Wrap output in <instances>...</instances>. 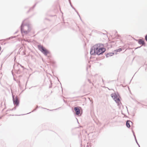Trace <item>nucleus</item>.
<instances>
[{"instance_id": "1", "label": "nucleus", "mask_w": 147, "mask_h": 147, "mask_svg": "<svg viewBox=\"0 0 147 147\" xmlns=\"http://www.w3.org/2000/svg\"><path fill=\"white\" fill-rule=\"evenodd\" d=\"M106 51V49L99 44L94 45L91 49L90 53L91 55L96 54L98 55L102 54Z\"/></svg>"}, {"instance_id": "2", "label": "nucleus", "mask_w": 147, "mask_h": 147, "mask_svg": "<svg viewBox=\"0 0 147 147\" xmlns=\"http://www.w3.org/2000/svg\"><path fill=\"white\" fill-rule=\"evenodd\" d=\"M38 48L39 50L45 55H47V54L49 53L48 50L43 47L42 46L39 45L38 46Z\"/></svg>"}, {"instance_id": "3", "label": "nucleus", "mask_w": 147, "mask_h": 147, "mask_svg": "<svg viewBox=\"0 0 147 147\" xmlns=\"http://www.w3.org/2000/svg\"><path fill=\"white\" fill-rule=\"evenodd\" d=\"M111 96L115 101L118 104L120 102V99L115 94H111Z\"/></svg>"}, {"instance_id": "4", "label": "nucleus", "mask_w": 147, "mask_h": 147, "mask_svg": "<svg viewBox=\"0 0 147 147\" xmlns=\"http://www.w3.org/2000/svg\"><path fill=\"white\" fill-rule=\"evenodd\" d=\"M13 101L14 104L16 106H18L19 104V100L18 98L16 97L14 98L13 97Z\"/></svg>"}, {"instance_id": "5", "label": "nucleus", "mask_w": 147, "mask_h": 147, "mask_svg": "<svg viewBox=\"0 0 147 147\" xmlns=\"http://www.w3.org/2000/svg\"><path fill=\"white\" fill-rule=\"evenodd\" d=\"M74 110L76 112L77 115H79L80 113V110L79 108L77 107L74 108Z\"/></svg>"}, {"instance_id": "6", "label": "nucleus", "mask_w": 147, "mask_h": 147, "mask_svg": "<svg viewBox=\"0 0 147 147\" xmlns=\"http://www.w3.org/2000/svg\"><path fill=\"white\" fill-rule=\"evenodd\" d=\"M138 43L140 45H144L145 44L144 41V40L140 39L139 40Z\"/></svg>"}, {"instance_id": "7", "label": "nucleus", "mask_w": 147, "mask_h": 147, "mask_svg": "<svg viewBox=\"0 0 147 147\" xmlns=\"http://www.w3.org/2000/svg\"><path fill=\"white\" fill-rule=\"evenodd\" d=\"M132 123L131 121L129 120L127 121L126 124L127 127L128 128L130 127V125Z\"/></svg>"}, {"instance_id": "8", "label": "nucleus", "mask_w": 147, "mask_h": 147, "mask_svg": "<svg viewBox=\"0 0 147 147\" xmlns=\"http://www.w3.org/2000/svg\"><path fill=\"white\" fill-rule=\"evenodd\" d=\"M114 53H109L107 54L106 55V56L107 57H108L110 56H111L113 55H114Z\"/></svg>"}, {"instance_id": "9", "label": "nucleus", "mask_w": 147, "mask_h": 147, "mask_svg": "<svg viewBox=\"0 0 147 147\" xmlns=\"http://www.w3.org/2000/svg\"><path fill=\"white\" fill-rule=\"evenodd\" d=\"M122 51V49L121 48H119L116 50H115V51L116 52H120Z\"/></svg>"}, {"instance_id": "10", "label": "nucleus", "mask_w": 147, "mask_h": 147, "mask_svg": "<svg viewBox=\"0 0 147 147\" xmlns=\"http://www.w3.org/2000/svg\"><path fill=\"white\" fill-rule=\"evenodd\" d=\"M145 39L147 41V35H146L145 36Z\"/></svg>"}, {"instance_id": "11", "label": "nucleus", "mask_w": 147, "mask_h": 147, "mask_svg": "<svg viewBox=\"0 0 147 147\" xmlns=\"http://www.w3.org/2000/svg\"><path fill=\"white\" fill-rule=\"evenodd\" d=\"M24 33H25L26 34H27L28 33V32L27 31H26L25 32L24 31Z\"/></svg>"}]
</instances>
